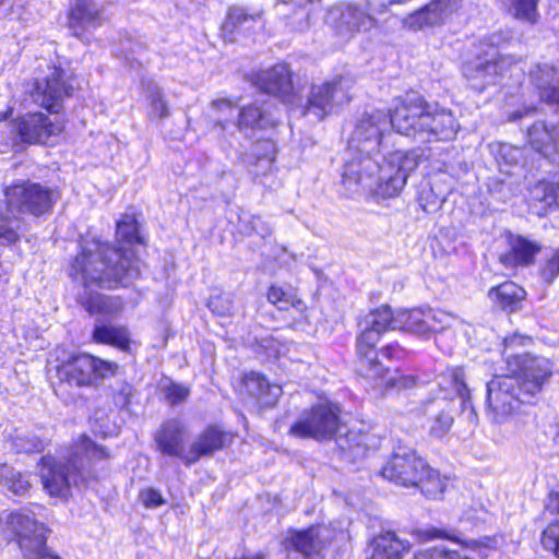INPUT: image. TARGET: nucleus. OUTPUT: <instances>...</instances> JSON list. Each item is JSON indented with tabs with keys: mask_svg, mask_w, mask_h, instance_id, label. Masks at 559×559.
<instances>
[{
	"mask_svg": "<svg viewBox=\"0 0 559 559\" xmlns=\"http://www.w3.org/2000/svg\"><path fill=\"white\" fill-rule=\"evenodd\" d=\"M540 545L545 551H548L559 558V522L549 524L543 531Z\"/></svg>",
	"mask_w": 559,
	"mask_h": 559,
	"instance_id": "47",
	"label": "nucleus"
},
{
	"mask_svg": "<svg viewBox=\"0 0 559 559\" xmlns=\"http://www.w3.org/2000/svg\"><path fill=\"white\" fill-rule=\"evenodd\" d=\"M132 395V386L128 383H122L121 389L116 394V404L124 407L129 404Z\"/></svg>",
	"mask_w": 559,
	"mask_h": 559,
	"instance_id": "56",
	"label": "nucleus"
},
{
	"mask_svg": "<svg viewBox=\"0 0 559 559\" xmlns=\"http://www.w3.org/2000/svg\"><path fill=\"white\" fill-rule=\"evenodd\" d=\"M242 385L245 391L257 400L261 406L270 407L275 405L282 395V388L271 384L262 374L250 372L243 377Z\"/></svg>",
	"mask_w": 559,
	"mask_h": 559,
	"instance_id": "30",
	"label": "nucleus"
},
{
	"mask_svg": "<svg viewBox=\"0 0 559 559\" xmlns=\"http://www.w3.org/2000/svg\"><path fill=\"white\" fill-rule=\"evenodd\" d=\"M230 435L215 426H210L203 430L187 452L183 459L186 465L197 463L202 456H211L216 451L222 450L230 441Z\"/></svg>",
	"mask_w": 559,
	"mask_h": 559,
	"instance_id": "24",
	"label": "nucleus"
},
{
	"mask_svg": "<svg viewBox=\"0 0 559 559\" xmlns=\"http://www.w3.org/2000/svg\"><path fill=\"white\" fill-rule=\"evenodd\" d=\"M139 500L146 509H155L166 503L160 491L154 488H144L139 493Z\"/></svg>",
	"mask_w": 559,
	"mask_h": 559,
	"instance_id": "51",
	"label": "nucleus"
},
{
	"mask_svg": "<svg viewBox=\"0 0 559 559\" xmlns=\"http://www.w3.org/2000/svg\"><path fill=\"white\" fill-rule=\"evenodd\" d=\"M428 319L429 316L425 317L424 309L402 310L395 314L394 330H402L420 337H429L435 328L430 326Z\"/></svg>",
	"mask_w": 559,
	"mask_h": 559,
	"instance_id": "32",
	"label": "nucleus"
},
{
	"mask_svg": "<svg viewBox=\"0 0 559 559\" xmlns=\"http://www.w3.org/2000/svg\"><path fill=\"white\" fill-rule=\"evenodd\" d=\"M160 391L171 405L185 402L190 394L188 386L176 383L170 379H165L160 382Z\"/></svg>",
	"mask_w": 559,
	"mask_h": 559,
	"instance_id": "43",
	"label": "nucleus"
},
{
	"mask_svg": "<svg viewBox=\"0 0 559 559\" xmlns=\"http://www.w3.org/2000/svg\"><path fill=\"white\" fill-rule=\"evenodd\" d=\"M338 448L353 462L367 456L368 452L379 447V439L374 435L349 430L337 438Z\"/></svg>",
	"mask_w": 559,
	"mask_h": 559,
	"instance_id": "29",
	"label": "nucleus"
},
{
	"mask_svg": "<svg viewBox=\"0 0 559 559\" xmlns=\"http://www.w3.org/2000/svg\"><path fill=\"white\" fill-rule=\"evenodd\" d=\"M527 141L533 150L552 162H559V120L535 122L527 130Z\"/></svg>",
	"mask_w": 559,
	"mask_h": 559,
	"instance_id": "22",
	"label": "nucleus"
},
{
	"mask_svg": "<svg viewBox=\"0 0 559 559\" xmlns=\"http://www.w3.org/2000/svg\"><path fill=\"white\" fill-rule=\"evenodd\" d=\"M448 480L441 477L439 472L432 469L427 463L425 464V473L421 479L414 487H418L420 491L430 499H439L447 489Z\"/></svg>",
	"mask_w": 559,
	"mask_h": 559,
	"instance_id": "35",
	"label": "nucleus"
},
{
	"mask_svg": "<svg viewBox=\"0 0 559 559\" xmlns=\"http://www.w3.org/2000/svg\"><path fill=\"white\" fill-rule=\"evenodd\" d=\"M294 25L295 28H302L300 25H295V22L292 23Z\"/></svg>",
	"mask_w": 559,
	"mask_h": 559,
	"instance_id": "62",
	"label": "nucleus"
},
{
	"mask_svg": "<svg viewBox=\"0 0 559 559\" xmlns=\"http://www.w3.org/2000/svg\"><path fill=\"white\" fill-rule=\"evenodd\" d=\"M239 219L245 226L247 233H254L262 238H266L272 234V227L270 224L258 215L243 214Z\"/></svg>",
	"mask_w": 559,
	"mask_h": 559,
	"instance_id": "46",
	"label": "nucleus"
},
{
	"mask_svg": "<svg viewBox=\"0 0 559 559\" xmlns=\"http://www.w3.org/2000/svg\"><path fill=\"white\" fill-rule=\"evenodd\" d=\"M186 438L187 429L185 425L175 418L164 421L154 436L158 451L165 455L178 457L182 462L187 457Z\"/></svg>",
	"mask_w": 559,
	"mask_h": 559,
	"instance_id": "23",
	"label": "nucleus"
},
{
	"mask_svg": "<svg viewBox=\"0 0 559 559\" xmlns=\"http://www.w3.org/2000/svg\"><path fill=\"white\" fill-rule=\"evenodd\" d=\"M261 12H249L240 5H231L227 10V15L223 22L222 29L224 33L233 35L240 26L251 21L255 22L261 19Z\"/></svg>",
	"mask_w": 559,
	"mask_h": 559,
	"instance_id": "36",
	"label": "nucleus"
},
{
	"mask_svg": "<svg viewBox=\"0 0 559 559\" xmlns=\"http://www.w3.org/2000/svg\"><path fill=\"white\" fill-rule=\"evenodd\" d=\"M509 246V251L499 257V261L506 267L528 266L534 263L536 254L542 250L538 242L523 236H511Z\"/></svg>",
	"mask_w": 559,
	"mask_h": 559,
	"instance_id": "26",
	"label": "nucleus"
},
{
	"mask_svg": "<svg viewBox=\"0 0 559 559\" xmlns=\"http://www.w3.org/2000/svg\"><path fill=\"white\" fill-rule=\"evenodd\" d=\"M283 426H285V423H284L283 420H277V421L275 423V428H276L277 430H281V429L283 428Z\"/></svg>",
	"mask_w": 559,
	"mask_h": 559,
	"instance_id": "61",
	"label": "nucleus"
},
{
	"mask_svg": "<svg viewBox=\"0 0 559 559\" xmlns=\"http://www.w3.org/2000/svg\"><path fill=\"white\" fill-rule=\"evenodd\" d=\"M532 397L523 396L513 377H496L487 384V400L490 418L495 424L506 423L521 405Z\"/></svg>",
	"mask_w": 559,
	"mask_h": 559,
	"instance_id": "13",
	"label": "nucleus"
},
{
	"mask_svg": "<svg viewBox=\"0 0 559 559\" xmlns=\"http://www.w3.org/2000/svg\"><path fill=\"white\" fill-rule=\"evenodd\" d=\"M508 364L515 374L513 378L519 383V390L527 397H534L542 392L555 367L550 359L528 354L514 356Z\"/></svg>",
	"mask_w": 559,
	"mask_h": 559,
	"instance_id": "12",
	"label": "nucleus"
},
{
	"mask_svg": "<svg viewBox=\"0 0 559 559\" xmlns=\"http://www.w3.org/2000/svg\"><path fill=\"white\" fill-rule=\"evenodd\" d=\"M93 340L97 343L111 345L121 350H129L130 335L124 326L96 325L93 331Z\"/></svg>",
	"mask_w": 559,
	"mask_h": 559,
	"instance_id": "34",
	"label": "nucleus"
},
{
	"mask_svg": "<svg viewBox=\"0 0 559 559\" xmlns=\"http://www.w3.org/2000/svg\"><path fill=\"white\" fill-rule=\"evenodd\" d=\"M0 483L15 495H24L31 488L28 476L5 464L0 465Z\"/></svg>",
	"mask_w": 559,
	"mask_h": 559,
	"instance_id": "41",
	"label": "nucleus"
},
{
	"mask_svg": "<svg viewBox=\"0 0 559 559\" xmlns=\"http://www.w3.org/2000/svg\"><path fill=\"white\" fill-rule=\"evenodd\" d=\"M118 365L90 354H78L58 367V377L62 382L74 386H92L118 371Z\"/></svg>",
	"mask_w": 559,
	"mask_h": 559,
	"instance_id": "8",
	"label": "nucleus"
},
{
	"mask_svg": "<svg viewBox=\"0 0 559 559\" xmlns=\"http://www.w3.org/2000/svg\"><path fill=\"white\" fill-rule=\"evenodd\" d=\"M60 123L52 122L41 112L29 114L15 120L13 131L27 144H45L62 132Z\"/></svg>",
	"mask_w": 559,
	"mask_h": 559,
	"instance_id": "18",
	"label": "nucleus"
},
{
	"mask_svg": "<svg viewBox=\"0 0 559 559\" xmlns=\"http://www.w3.org/2000/svg\"><path fill=\"white\" fill-rule=\"evenodd\" d=\"M207 306L213 313L224 317L231 314L234 301L229 295L218 294L210 298Z\"/></svg>",
	"mask_w": 559,
	"mask_h": 559,
	"instance_id": "49",
	"label": "nucleus"
},
{
	"mask_svg": "<svg viewBox=\"0 0 559 559\" xmlns=\"http://www.w3.org/2000/svg\"><path fill=\"white\" fill-rule=\"evenodd\" d=\"M426 462L406 447H399L383 466L381 474L384 478L404 486L414 487L425 473Z\"/></svg>",
	"mask_w": 559,
	"mask_h": 559,
	"instance_id": "16",
	"label": "nucleus"
},
{
	"mask_svg": "<svg viewBox=\"0 0 559 559\" xmlns=\"http://www.w3.org/2000/svg\"><path fill=\"white\" fill-rule=\"evenodd\" d=\"M11 448L16 453H38L44 450V441L31 435H16L11 439Z\"/></svg>",
	"mask_w": 559,
	"mask_h": 559,
	"instance_id": "44",
	"label": "nucleus"
},
{
	"mask_svg": "<svg viewBox=\"0 0 559 559\" xmlns=\"http://www.w3.org/2000/svg\"><path fill=\"white\" fill-rule=\"evenodd\" d=\"M294 14L298 16L300 22L308 17V13L300 4L295 8Z\"/></svg>",
	"mask_w": 559,
	"mask_h": 559,
	"instance_id": "59",
	"label": "nucleus"
},
{
	"mask_svg": "<svg viewBox=\"0 0 559 559\" xmlns=\"http://www.w3.org/2000/svg\"><path fill=\"white\" fill-rule=\"evenodd\" d=\"M381 354L389 359H402L405 349L399 343H391L381 348Z\"/></svg>",
	"mask_w": 559,
	"mask_h": 559,
	"instance_id": "55",
	"label": "nucleus"
},
{
	"mask_svg": "<svg viewBox=\"0 0 559 559\" xmlns=\"http://www.w3.org/2000/svg\"><path fill=\"white\" fill-rule=\"evenodd\" d=\"M349 100L348 81L345 78L337 76L331 81L311 86L301 114L304 116L312 115L318 120H322Z\"/></svg>",
	"mask_w": 559,
	"mask_h": 559,
	"instance_id": "14",
	"label": "nucleus"
},
{
	"mask_svg": "<svg viewBox=\"0 0 559 559\" xmlns=\"http://www.w3.org/2000/svg\"><path fill=\"white\" fill-rule=\"evenodd\" d=\"M370 548L372 552L369 559H402L403 554L409 550V543L388 531L376 536Z\"/></svg>",
	"mask_w": 559,
	"mask_h": 559,
	"instance_id": "31",
	"label": "nucleus"
},
{
	"mask_svg": "<svg viewBox=\"0 0 559 559\" xmlns=\"http://www.w3.org/2000/svg\"><path fill=\"white\" fill-rule=\"evenodd\" d=\"M267 300L280 310H287L294 306V297L285 293L282 287L271 286L267 292Z\"/></svg>",
	"mask_w": 559,
	"mask_h": 559,
	"instance_id": "50",
	"label": "nucleus"
},
{
	"mask_svg": "<svg viewBox=\"0 0 559 559\" xmlns=\"http://www.w3.org/2000/svg\"><path fill=\"white\" fill-rule=\"evenodd\" d=\"M373 382V385L379 389H409L416 384V377L411 374H399L397 371H391L389 368L383 367V373L377 378H368Z\"/></svg>",
	"mask_w": 559,
	"mask_h": 559,
	"instance_id": "38",
	"label": "nucleus"
},
{
	"mask_svg": "<svg viewBox=\"0 0 559 559\" xmlns=\"http://www.w3.org/2000/svg\"><path fill=\"white\" fill-rule=\"evenodd\" d=\"M211 119L213 129L218 135H224L233 126L240 132L247 133L254 129L265 128L266 118L262 110L254 105L246 106L240 110L228 99H215L211 103Z\"/></svg>",
	"mask_w": 559,
	"mask_h": 559,
	"instance_id": "9",
	"label": "nucleus"
},
{
	"mask_svg": "<svg viewBox=\"0 0 559 559\" xmlns=\"http://www.w3.org/2000/svg\"><path fill=\"white\" fill-rule=\"evenodd\" d=\"M80 248L69 267V276L85 289L127 286L140 276V261L122 247L114 248L98 239L85 238Z\"/></svg>",
	"mask_w": 559,
	"mask_h": 559,
	"instance_id": "2",
	"label": "nucleus"
},
{
	"mask_svg": "<svg viewBox=\"0 0 559 559\" xmlns=\"http://www.w3.org/2000/svg\"><path fill=\"white\" fill-rule=\"evenodd\" d=\"M390 123L399 133L419 142L449 141L459 129L450 110L431 109L415 92L407 93L395 106Z\"/></svg>",
	"mask_w": 559,
	"mask_h": 559,
	"instance_id": "4",
	"label": "nucleus"
},
{
	"mask_svg": "<svg viewBox=\"0 0 559 559\" xmlns=\"http://www.w3.org/2000/svg\"><path fill=\"white\" fill-rule=\"evenodd\" d=\"M147 99H148V118L151 120H162L170 116V108L163 90L156 85L151 84L147 87Z\"/></svg>",
	"mask_w": 559,
	"mask_h": 559,
	"instance_id": "40",
	"label": "nucleus"
},
{
	"mask_svg": "<svg viewBox=\"0 0 559 559\" xmlns=\"http://www.w3.org/2000/svg\"><path fill=\"white\" fill-rule=\"evenodd\" d=\"M324 22L336 36L346 39L356 33L369 31L377 25L369 2L333 5L328 10Z\"/></svg>",
	"mask_w": 559,
	"mask_h": 559,
	"instance_id": "10",
	"label": "nucleus"
},
{
	"mask_svg": "<svg viewBox=\"0 0 559 559\" xmlns=\"http://www.w3.org/2000/svg\"><path fill=\"white\" fill-rule=\"evenodd\" d=\"M533 200L542 202L546 207L559 209V175L552 181H540L531 191Z\"/></svg>",
	"mask_w": 559,
	"mask_h": 559,
	"instance_id": "37",
	"label": "nucleus"
},
{
	"mask_svg": "<svg viewBox=\"0 0 559 559\" xmlns=\"http://www.w3.org/2000/svg\"><path fill=\"white\" fill-rule=\"evenodd\" d=\"M539 0H503L508 12L515 19L535 24L538 20L537 4Z\"/></svg>",
	"mask_w": 559,
	"mask_h": 559,
	"instance_id": "39",
	"label": "nucleus"
},
{
	"mask_svg": "<svg viewBox=\"0 0 559 559\" xmlns=\"http://www.w3.org/2000/svg\"><path fill=\"white\" fill-rule=\"evenodd\" d=\"M117 235L128 243L142 242L138 223L132 216H124L121 221L117 222Z\"/></svg>",
	"mask_w": 559,
	"mask_h": 559,
	"instance_id": "45",
	"label": "nucleus"
},
{
	"mask_svg": "<svg viewBox=\"0 0 559 559\" xmlns=\"http://www.w3.org/2000/svg\"><path fill=\"white\" fill-rule=\"evenodd\" d=\"M330 540V532L322 526H311L304 531H290L284 540L287 549H295L310 559L324 549Z\"/></svg>",
	"mask_w": 559,
	"mask_h": 559,
	"instance_id": "21",
	"label": "nucleus"
},
{
	"mask_svg": "<svg viewBox=\"0 0 559 559\" xmlns=\"http://www.w3.org/2000/svg\"><path fill=\"white\" fill-rule=\"evenodd\" d=\"M453 416L450 411L444 408L433 418L430 426V435L436 438L444 437L453 425Z\"/></svg>",
	"mask_w": 559,
	"mask_h": 559,
	"instance_id": "48",
	"label": "nucleus"
},
{
	"mask_svg": "<svg viewBox=\"0 0 559 559\" xmlns=\"http://www.w3.org/2000/svg\"><path fill=\"white\" fill-rule=\"evenodd\" d=\"M79 302L87 312L94 314L108 313L111 300L99 293L85 290L83 295H80Z\"/></svg>",
	"mask_w": 559,
	"mask_h": 559,
	"instance_id": "42",
	"label": "nucleus"
},
{
	"mask_svg": "<svg viewBox=\"0 0 559 559\" xmlns=\"http://www.w3.org/2000/svg\"><path fill=\"white\" fill-rule=\"evenodd\" d=\"M7 204L19 213L41 215L50 211L55 193L39 183L21 181L4 191Z\"/></svg>",
	"mask_w": 559,
	"mask_h": 559,
	"instance_id": "15",
	"label": "nucleus"
},
{
	"mask_svg": "<svg viewBox=\"0 0 559 559\" xmlns=\"http://www.w3.org/2000/svg\"><path fill=\"white\" fill-rule=\"evenodd\" d=\"M461 5V0H431L421 9L405 19V25L413 31H421L443 24Z\"/></svg>",
	"mask_w": 559,
	"mask_h": 559,
	"instance_id": "19",
	"label": "nucleus"
},
{
	"mask_svg": "<svg viewBox=\"0 0 559 559\" xmlns=\"http://www.w3.org/2000/svg\"><path fill=\"white\" fill-rule=\"evenodd\" d=\"M261 88L275 96H278L285 103H293V84L290 70L286 64H276L259 76Z\"/></svg>",
	"mask_w": 559,
	"mask_h": 559,
	"instance_id": "25",
	"label": "nucleus"
},
{
	"mask_svg": "<svg viewBox=\"0 0 559 559\" xmlns=\"http://www.w3.org/2000/svg\"><path fill=\"white\" fill-rule=\"evenodd\" d=\"M395 316L388 305L369 311L358 323L359 334L356 340L358 373L364 378H379L383 366L378 360L376 345L389 329L394 330Z\"/></svg>",
	"mask_w": 559,
	"mask_h": 559,
	"instance_id": "5",
	"label": "nucleus"
},
{
	"mask_svg": "<svg viewBox=\"0 0 559 559\" xmlns=\"http://www.w3.org/2000/svg\"><path fill=\"white\" fill-rule=\"evenodd\" d=\"M493 45L491 40L486 49L479 46L475 57L463 64L464 76L476 90L483 91L486 86L496 84L499 78L504 76L516 64L513 57L500 55Z\"/></svg>",
	"mask_w": 559,
	"mask_h": 559,
	"instance_id": "7",
	"label": "nucleus"
},
{
	"mask_svg": "<svg viewBox=\"0 0 559 559\" xmlns=\"http://www.w3.org/2000/svg\"><path fill=\"white\" fill-rule=\"evenodd\" d=\"M340 407L322 401L304 409L298 419L288 428V435L300 439L318 441L333 439L341 429Z\"/></svg>",
	"mask_w": 559,
	"mask_h": 559,
	"instance_id": "6",
	"label": "nucleus"
},
{
	"mask_svg": "<svg viewBox=\"0 0 559 559\" xmlns=\"http://www.w3.org/2000/svg\"><path fill=\"white\" fill-rule=\"evenodd\" d=\"M536 111L535 106H525L522 109L514 110L508 116L509 121H518L522 119L523 117L530 116Z\"/></svg>",
	"mask_w": 559,
	"mask_h": 559,
	"instance_id": "57",
	"label": "nucleus"
},
{
	"mask_svg": "<svg viewBox=\"0 0 559 559\" xmlns=\"http://www.w3.org/2000/svg\"><path fill=\"white\" fill-rule=\"evenodd\" d=\"M438 385L447 391V394L442 397V401L457 396L461 401L462 412L468 411V418L473 419L476 414L474 406L469 400V391L465 383V374L462 368H452L445 374L441 376Z\"/></svg>",
	"mask_w": 559,
	"mask_h": 559,
	"instance_id": "27",
	"label": "nucleus"
},
{
	"mask_svg": "<svg viewBox=\"0 0 559 559\" xmlns=\"http://www.w3.org/2000/svg\"><path fill=\"white\" fill-rule=\"evenodd\" d=\"M287 5H288V3H287V2H285V1H283V2H278V3L276 4V7H275V8H276L277 13H278L280 15H282V16L287 17L286 12H285V9L287 8Z\"/></svg>",
	"mask_w": 559,
	"mask_h": 559,
	"instance_id": "60",
	"label": "nucleus"
},
{
	"mask_svg": "<svg viewBox=\"0 0 559 559\" xmlns=\"http://www.w3.org/2000/svg\"><path fill=\"white\" fill-rule=\"evenodd\" d=\"M542 277L551 283L559 275V248L554 250V253L540 270Z\"/></svg>",
	"mask_w": 559,
	"mask_h": 559,
	"instance_id": "53",
	"label": "nucleus"
},
{
	"mask_svg": "<svg viewBox=\"0 0 559 559\" xmlns=\"http://www.w3.org/2000/svg\"><path fill=\"white\" fill-rule=\"evenodd\" d=\"M17 222L5 216L0 211V240L13 242L17 239Z\"/></svg>",
	"mask_w": 559,
	"mask_h": 559,
	"instance_id": "52",
	"label": "nucleus"
},
{
	"mask_svg": "<svg viewBox=\"0 0 559 559\" xmlns=\"http://www.w3.org/2000/svg\"><path fill=\"white\" fill-rule=\"evenodd\" d=\"M388 123V116L380 110L357 120L347 140L349 158L342 174L348 191L362 189L382 199L397 197L409 174L427 158L420 148L390 150L392 133H385Z\"/></svg>",
	"mask_w": 559,
	"mask_h": 559,
	"instance_id": "1",
	"label": "nucleus"
},
{
	"mask_svg": "<svg viewBox=\"0 0 559 559\" xmlns=\"http://www.w3.org/2000/svg\"><path fill=\"white\" fill-rule=\"evenodd\" d=\"M8 528L14 534L27 559H55L46 549V527L28 513L14 512L7 520Z\"/></svg>",
	"mask_w": 559,
	"mask_h": 559,
	"instance_id": "11",
	"label": "nucleus"
},
{
	"mask_svg": "<svg viewBox=\"0 0 559 559\" xmlns=\"http://www.w3.org/2000/svg\"><path fill=\"white\" fill-rule=\"evenodd\" d=\"M106 457V449L82 436L67 456L46 455L40 459L39 477L43 487L50 496L66 498L71 486L86 484L93 477L92 463Z\"/></svg>",
	"mask_w": 559,
	"mask_h": 559,
	"instance_id": "3",
	"label": "nucleus"
},
{
	"mask_svg": "<svg viewBox=\"0 0 559 559\" xmlns=\"http://www.w3.org/2000/svg\"><path fill=\"white\" fill-rule=\"evenodd\" d=\"M2 3H3V0H0V5H2Z\"/></svg>",
	"mask_w": 559,
	"mask_h": 559,
	"instance_id": "63",
	"label": "nucleus"
},
{
	"mask_svg": "<svg viewBox=\"0 0 559 559\" xmlns=\"http://www.w3.org/2000/svg\"><path fill=\"white\" fill-rule=\"evenodd\" d=\"M428 321L430 322V326H433L435 329L431 331V334L438 333L442 331L447 325L449 321V316L441 311H433L432 309L425 310V317H428Z\"/></svg>",
	"mask_w": 559,
	"mask_h": 559,
	"instance_id": "54",
	"label": "nucleus"
},
{
	"mask_svg": "<svg viewBox=\"0 0 559 559\" xmlns=\"http://www.w3.org/2000/svg\"><path fill=\"white\" fill-rule=\"evenodd\" d=\"M105 20V3L95 0H75L69 11V27L76 37L85 29L99 27Z\"/></svg>",
	"mask_w": 559,
	"mask_h": 559,
	"instance_id": "20",
	"label": "nucleus"
},
{
	"mask_svg": "<svg viewBox=\"0 0 559 559\" xmlns=\"http://www.w3.org/2000/svg\"><path fill=\"white\" fill-rule=\"evenodd\" d=\"M547 509L550 512H559V490L549 495Z\"/></svg>",
	"mask_w": 559,
	"mask_h": 559,
	"instance_id": "58",
	"label": "nucleus"
},
{
	"mask_svg": "<svg viewBox=\"0 0 559 559\" xmlns=\"http://www.w3.org/2000/svg\"><path fill=\"white\" fill-rule=\"evenodd\" d=\"M525 290L513 282H504L489 290V297L503 310L514 311L525 298Z\"/></svg>",
	"mask_w": 559,
	"mask_h": 559,
	"instance_id": "33",
	"label": "nucleus"
},
{
	"mask_svg": "<svg viewBox=\"0 0 559 559\" xmlns=\"http://www.w3.org/2000/svg\"><path fill=\"white\" fill-rule=\"evenodd\" d=\"M73 85L62 69L55 68L44 80L36 81L31 92L33 100L50 112H58L66 97L73 93Z\"/></svg>",
	"mask_w": 559,
	"mask_h": 559,
	"instance_id": "17",
	"label": "nucleus"
},
{
	"mask_svg": "<svg viewBox=\"0 0 559 559\" xmlns=\"http://www.w3.org/2000/svg\"><path fill=\"white\" fill-rule=\"evenodd\" d=\"M530 79L544 102L552 103L559 97V68L548 63L536 64L530 71Z\"/></svg>",
	"mask_w": 559,
	"mask_h": 559,
	"instance_id": "28",
	"label": "nucleus"
}]
</instances>
